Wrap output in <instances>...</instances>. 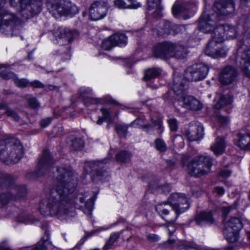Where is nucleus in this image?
<instances>
[{"label": "nucleus", "mask_w": 250, "mask_h": 250, "mask_svg": "<svg viewBox=\"0 0 250 250\" xmlns=\"http://www.w3.org/2000/svg\"><path fill=\"white\" fill-rule=\"evenodd\" d=\"M213 12L211 14L217 15L220 21L222 17L232 14L235 10L233 0H215L213 5Z\"/></svg>", "instance_id": "1a4fd4ad"}, {"label": "nucleus", "mask_w": 250, "mask_h": 250, "mask_svg": "<svg viewBox=\"0 0 250 250\" xmlns=\"http://www.w3.org/2000/svg\"><path fill=\"white\" fill-rule=\"evenodd\" d=\"M184 135L190 141H197L204 135V127L199 123L190 124L189 128L185 131Z\"/></svg>", "instance_id": "aec40b11"}, {"label": "nucleus", "mask_w": 250, "mask_h": 250, "mask_svg": "<svg viewBox=\"0 0 250 250\" xmlns=\"http://www.w3.org/2000/svg\"><path fill=\"white\" fill-rule=\"evenodd\" d=\"M128 126L125 124H117L115 129L118 135L122 138L125 137L127 133Z\"/></svg>", "instance_id": "a18cd8bd"}, {"label": "nucleus", "mask_w": 250, "mask_h": 250, "mask_svg": "<svg viewBox=\"0 0 250 250\" xmlns=\"http://www.w3.org/2000/svg\"><path fill=\"white\" fill-rule=\"evenodd\" d=\"M21 21L15 15L7 11H1V33L11 36H17L21 29Z\"/></svg>", "instance_id": "423d86ee"}, {"label": "nucleus", "mask_w": 250, "mask_h": 250, "mask_svg": "<svg viewBox=\"0 0 250 250\" xmlns=\"http://www.w3.org/2000/svg\"><path fill=\"white\" fill-rule=\"evenodd\" d=\"M1 78L5 80L12 79L15 84L21 88L28 87L30 83L27 79H20L16 74L8 69L1 70Z\"/></svg>", "instance_id": "4be33fe9"}, {"label": "nucleus", "mask_w": 250, "mask_h": 250, "mask_svg": "<svg viewBox=\"0 0 250 250\" xmlns=\"http://www.w3.org/2000/svg\"><path fill=\"white\" fill-rule=\"evenodd\" d=\"M48 227L47 223L42 225V228L45 230L44 235L42 239L33 247L31 250H47V247L50 244L49 241L50 233L47 229Z\"/></svg>", "instance_id": "a878e982"}, {"label": "nucleus", "mask_w": 250, "mask_h": 250, "mask_svg": "<svg viewBox=\"0 0 250 250\" xmlns=\"http://www.w3.org/2000/svg\"><path fill=\"white\" fill-rule=\"evenodd\" d=\"M240 66L244 74L250 78V49L243 50L240 56Z\"/></svg>", "instance_id": "393cba45"}, {"label": "nucleus", "mask_w": 250, "mask_h": 250, "mask_svg": "<svg viewBox=\"0 0 250 250\" xmlns=\"http://www.w3.org/2000/svg\"><path fill=\"white\" fill-rule=\"evenodd\" d=\"M1 110L4 111L2 113V115L6 114L7 116L11 117L16 122L19 121L20 118L17 113L8 107L6 104L1 103Z\"/></svg>", "instance_id": "c9c22d12"}, {"label": "nucleus", "mask_w": 250, "mask_h": 250, "mask_svg": "<svg viewBox=\"0 0 250 250\" xmlns=\"http://www.w3.org/2000/svg\"><path fill=\"white\" fill-rule=\"evenodd\" d=\"M180 106L191 110H200L202 108L201 102L192 96L185 95L176 102Z\"/></svg>", "instance_id": "a211bd4d"}, {"label": "nucleus", "mask_w": 250, "mask_h": 250, "mask_svg": "<svg viewBox=\"0 0 250 250\" xmlns=\"http://www.w3.org/2000/svg\"><path fill=\"white\" fill-rule=\"evenodd\" d=\"M55 162L48 150H44L39 158L37 169L34 172L27 173L26 177L29 180H33L43 176L49 172L51 166Z\"/></svg>", "instance_id": "6e6552de"}, {"label": "nucleus", "mask_w": 250, "mask_h": 250, "mask_svg": "<svg viewBox=\"0 0 250 250\" xmlns=\"http://www.w3.org/2000/svg\"><path fill=\"white\" fill-rule=\"evenodd\" d=\"M234 208H235L234 206L223 207L222 208V212H223V215L227 216L229 213L231 212V211L233 210Z\"/></svg>", "instance_id": "e2e57ef3"}, {"label": "nucleus", "mask_w": 250, "mask_h": 250, "mask_svg": "<svg viewBox=\"0 0 250 250\" xmlns=\"http://www.w3.org/2000/svg\"><path fill=\"white\" fill-rule=\"evenodd\" d=\"M130 157L131 154L126 150L121 151L116 154L117 160L124 163L129 162Z\"/></svg>", "instance_id": "37998d69"}, {"label": "nucleus", "mask_w": 250, "mask_h": 250, "mask_svg": "<svg viewBox=\"0 0 250 250\" xmlns=\"http://www.w3.org/2000/svg\"><path fill=\"white\" fill-rule=\"evenodd\" d=\"M101 111L102 112L103 118L104 119H106L109 118L110 112L108 109L102 108L101 109Z\"/></svg>", "instance_id": "69168bd1"}, {"label": "nucleus", "mask_w": 250, "mask_h": 250, "mask_svg": "<svg viewBox=\"0 0 250 250\" xmlns=\"http://www.w3.org/2000/svg\"><path fill=\"white\" fill-rule=\"evenodd\" d=\"M223 234L229 243H234L238 240L239 236L238 231H233L225 227L223 230Z\"/></svg>", "instance_id": "f704fd0d"}, {"label": "nucleus", "mask_w": 250, "mask_h": 250, "mask_svg": "<svg viewBox=\"0 0 250 250\" xmlns=\"http://www.w3.org/2000/svg\"><path fill=\"white\" fill-rule=\"evenodd\" d=\"M29 106L33 109L39 108L40 106V103L35 98H29L28 100Z\"/></svg>", "instance_id": "5fc2aeb1"}, {"label": "nucleus", "mask_w": 250, "mask_h": 250, "mask_svg": "<svg viewBox=\"0 0 250 250\" xmlns=\"http://www.w3.org/2000/svg\"><path fill=\"white\" fill-rule=\"evenodd\" d=\"M80 96L83 101V103L86 106L89 105V100L91 101V103H99L100 99L93 98L89 96L92 93V90L88 88H81L79 90Z\"/></svg>", "instance_id": "c756f323"}, {"label": "nucleus", "mask_w": 250, "mask_h": 250, "mask_svg": "<svg viewBox=\"0 0 250 250\" xmlns=\"http://www.w3.org/2000/svg\"><path fill=\"white\" fill-rule=\"evenodd\" d=\"M180 250H198L199 246L196 244L182 245L179 247Z\"/></svg>", "instance_id": "6e6d98bb"}, {"label": "nucleus", "mask_w": 250, "mask_h": 250, "mask_svg": "<svg viewBox=\"0 0 250 250\" xmlns=\"http://www.w3.org/2000/svg\"><path fill=\"white\" fill-rule=\"evenodd\" d=\"M56 170L57 184L51 190L47 200L40 204L39 211L44 216L57 215L61 219L69 218L75 215L74 206L83 208L78 203H83L87 196L85 193H80L72 201L70 196L77 185L72 172L64 167H57Z\"/></svg>", "instance_id": "f257e3e1"}, {"label": "nucleus", "mask_w": 250, "mask_h": 250, "mask_svg": "<svg viewBox=\"0 0 250 250\" xmlns=\"http://www.w3.org/2000/svg\"><path fill=\"white\" fill-rule=\"evenodd\" d=\"M213 160L209 156L199 155L190 160L187 165V171L195 177H201L210 171Z\"/></svg>", "instance_id": "20e7f679"}, {"label": "nucleus", "mask_w": 250, "mask_h": 250, "mask_svg": "<svg viewBox=\"0 0 250 250\" xmlns=\"http://www.w3.org/2000/svg\"><path fill=\"white\" fill-rule=\"evenodd\" d=\"M114 46L115 45L113 44L112 41H111V37L104 41L102 43V47L106 50H109Z\"/></svg>", "instance_id": "09e8293b"}, {"label": "nucleus", "mask_w": 250, "mask_h": 250, "mask_svg": "<svg viewBox=\"0 0 250 250\" xmlns=\"http://www.w3.org/2000/svg\"><path fill=\"white\" fill-rule=\"evenodd\" d=\"M213 34L215 38H218V41L222 42L224 41L226 37L227 39H234L237 36L236 29L229 24H222L216 26L214 29Z\"/></svg>", "instance_id": "ddd939ff"}, {"label": "nucleus", "mask_w": 250, "mask_h": 250, "mask_svg": "<svg viewBox=\"0 0 250 250\" xmlns=\"http://www.w3.org/2000/svg\"><path fill=\"white\" fill-rule=\"evenodd\" d=\"M156 209L161 215H167L169 213V210L167 208L164 207L163 203L158 204L156 207Z\"/></svg>", "instance_id": "603ef678"}, {"label": "nucleus", "mask_w": 250, "mask_h": 250, "mask_svg": "<svg viewBox=\"0 0 250 250\" xmlns=\"http://www.w3.org/2000/svg\"><path fill=\"white\" fill-rule=\"evenodd\" d=\"M146 239L150 242H155L159 240V237L156 234L150 233L147 235Z\"/></svg>", "instance_id": "bf43d9fd"}, {"label": "nucleus", "mask_w": 250, "mask_h": 250, "mask_svg": "<svg viewBox=\"0 0 250 250\" xmlns=\"http://www.w3.org/2000/svg\"><path fill=\"white\" fill-rule=\"evenodd\" d=\"M231 171L228 169L221 170L219 173V175L223 178H227L229 177Z\"/></svg>", "instance_id": "0e129e2a"}, {"label": "nucleus", "mask_w": 250, "mask_h": 250, "mask_svg": "<svg viewBox=\"0 0 250 250\" xmlns=\"http://www.w3.org/2000/svg\"><path fill=\"white\" fill-rule=\"evenodd\" d=\"M10 4L13 7L20 8L21 15L25 19L38 15L42 6L41 0H10Z\"/></svg>", "instance_id": "39448f33"}, {"label": "nucleus", "mask_w": 250, "mask_h": 250, "mask_svg": "<svg viewBox=\"0 0 250 250\" xmlns=\"http://www.w3.org/2000/svg\"><path fill=\"white\" fill-rule=\"evenodd\" d=\"M53 34L58 43L66 45L70 42L78 33L69 28L60 27L54 30Z\"/></svg>", "instance_id": "f8f14e48"}, {"label": "nucleus", "mask_w": 250, "mask_h": 250, "mask_svg": "<svg viewBox=\"0 0 250 250\" xmlns=\"http://www.w3.org/2000/svg\"><path fill=\"white\" fill-rule=\"evenodd\" d=\"M155 147L160 152H165L167 150V146L165 142L160 138H157L155 140Z\"/></svg>", "instance_id": "49530a36"}, {"label": "nucleus", "mask_w": 250, "mask_h": 250, "mask_svg": "<svg viewBox=\"0 0 250 250\" xmlns=\"http://www.w3.org/2000/svg\"><path fill=\"white\" fill-rule=\"evenodd\" d=\"M175 26L171 22L167 21H164L157 29V34L160 36H166L168 35H175Z\"/></svg>", "instance_id": "bb28decb"}, {"label": "nucleus", "mask_w": 250, "mask_h": 250, "mask_svg": "<svg viewBox=\"0 0 250 250\" xmlns=\"http://www.w3.org/2000/svg\"><path fill=\"white\" fill-rule=\"evenodd\" d=\"M46 5L49 12L56 17L66 16L77 12V9L72 3L65 0H46Z\"/></svg>", "instance_id": "0eeeda50"}, {"label": "nucleus", "mask_w": 250, "mask_h": 250, "mask_svg": "<svg viewBox=\"0 0 250 250\" xmlns=\"http://www.w3.org/2000/svg\"><path fill=\"white\" fill-rule=\"evenodd\" d=\"M173 92L175 94L176 102L187 94L188 85L187 82L181 77L175 76L172 86Z\"/></svg>", "instance_id": "f3484780"}, {"label": "nucleus", "mask_w": 250, "mask_h": 250, "mask_svg": "<svg viewBox=\"0 0 250 250\" xmlns=\"http://www.w3.org/2000/svg\"><path fill=\"white\" fill-rule=\"evenodd\" d=\"M114 4L120 9H136L141 6L140 4L137 2L135 0H115Z\"/></svg>", "instance_id": "c85d7f7f"}, {"label": "nucleus", "mask_w": 250, "mask_h": 250, "mask_svg": "<svg viewBox=\"0 0 250 250\" xmlns=\"http://www.w3.org/2000/svg\"><path fill=\"white\" fill-rule=\"evenodd\" d=\"M84 146V142L80 138H74L71 140L69 145L70 149L72 151L81 150Z\"/></svg>", "instance_id": "ea45409f"}, {"label": "nucleus", "mask_w": 250, "mask_h": 250, "mask_svg": "<svg viewBox=\"0 0 250 250\" xmlns=\"http://www.w3.org/2000/svg\"><path fill=\"white\" fill-rule=\"evenodd\" d=\"M161 73V70L158 68H152L146 70L145 73V81L150 80L159 76Z\"/></svg>", "instance_id": "4c0bfd02"}, {"label": "nucleus", "mask_w": 250, "mask_h": 250, "mask_svg": "<svg viewBox=\"0 0 250 250\" xmlns=\"http://www.w3.org/2000/svg\"><path fill=\"white\" fill-rule=\"evenodd\" d=\"M250 133H239L235 139V144L242 149L246 150Z\"/></svg>", "instance_id": "72a5a7b5"}, {"label": "nucleus", "mask_w": 250, "mask_h": 250, "mask_svg": "<svg viewBox=\"0 0 250 250\" xmlns=\"http://www.w3.org/2000/svg\"><path fill=\"white\" fill-rule=\"evenodd\" d=\"M175 243V239L170 238L167 241L164 242L163 245L165 248H169L173 246Z\"/></svg>", "instance_id": "13d9d810"}, {"label": "nucleus", "mask_w": 250, "mask_h": 250, "mask_svg": "<svg viewBox=\"0 0 250 250\" xmlns=\"http://www.w3.org/2000/svg\"><path fill=\"white\" fill-rule=\"evenodd\" d=\"M221 42L218 41V38H215L214 34L212 35L211 40L209 41L205 49L206 54L213 58L225 57L227 55L225 49L217 46L218 44Z\"/></svg>", "instance_id": "4468645a"}, {"label": "nucleus", "mask_w": 250, "mask_h": 250, "mask_svg": "<svg viewBox=\"0 0 250 250\" xmlns=\"http://www.w3.org/2000/svg\"><path fill=\"white\" fill-rule=\"evenodd\" d=\"M172 43L168 42L159 43L154 46L153 55L156 58H164L170 57V50L173 48Z\"/></svg>", "instance_id": "5701e85b"}, {"label": "nucleus", "mask_w": 250, "mask_h": 250, "mask_svg": "<svg viewBox=\"0 0 250 250\" xmlns=\"http://www.w3.org/2000/svg\"><path fill=\"white\" fill-rule=\"evenodd\" d=\"M1 205H5L10 201H21L27 195V189L24 185H17L12 176L1 173Z\"/></svg>", "instance_id": "7ed1b4c3"}, {"label": "nucleus", "mask_w": 250, "mask_h": 250, "mask_svg": "<svg viewBox=\"0 0 250 250\" xmlns=\"http://www.w3.org/2000/svg\"><path fill=\"white\" fill-rule=\"evenodd\" d=\"M159 7V9L156 10L153 13V17L157 19L160 18L162 16V14L161 11V7L160 6Z\"/></svg>", "instance_id": "338daca9"}, {"label": "nucleus", "mask_w": 250, "mask_h": 250, "mask_svg": "<svg viewBox=\"0 0 250 250\" xmlns=\"http://www.w3.org/2000/svg\"><path fill=\"white\" fill-rule=\"evenodd\" d=\"M169 128L171 131L175 132L178 129V123L175 119H170L167 121Z\"/></svg>", "instance_id": "864d4df0"}, {"label": "nucleus", "mask_w": 250, "mask_h": 250, "mask_svg": "<svg viewBox=\"0 0 250 250\" xmlns=\"http://www.w3.org/2000/svg\"><path fill=\"white\" fill-rule=\"evenodd\" d=\"M226 144L224 139L218 137L215 143L211 146V149L216 155L222 154L225 150Z\"/></svg>", "instance_id": "2f4dec72"}, {"label": "nucleus", "mask_w": 250, "mask_h": 250, "mask_svg": "<svg viewBox=\"0 0 250 250\" xmlns=\"http://www.w3.org/2000/svg\"><path fill=\"white\" fill-rule=\"evenodd\" d=\"M180 196H181V193H172L168 198V202L173 209V206L174 205H177V202L180 198Z\"/></svg>", "instance_id": "de8ad7c7"}, {"label": "nucleus", "mask_w": 250, "mask_h": 250, "mask_svg": "<svg viewBox=\"0 0 250 250\" xmlns=\"http://www.w3.org/2000/svg\"><path fill=\"white\" fill-rule=\"evenodd\" d=\"M215 117L221 125H225L229 122V119L226 117L220 115L218 112H215Z\"/></svg>", "instance_id": "8fccbe9b"}, {"label": "nucleus", "mask_w": 250, "mask_h": 250, "mask_svg": "<svg viewBox=\"0 0 250 250\" xmlns=\"http://www.w3.org/2000/svg\"><path fill=\"white\" fill-rule=\"evenodd\" d=\"M189 207V205L187 199L184 194H181V196H180V198L177 202V205L173 206V210L175 211L174 216L171 217V215H169L166 217V218L162 216V218L167 222L173 223L175 221L179 215L185 211Z\"/></svg>", "instance_id": "dca6fc26"}, {"label": "nucleus", "mask_w": 250, "mask_h": 250, "mask_svg": "<svg viewBox=\"0 0 250 250\" xmlns=\"http://www.w3.org/2000/svg\"><path fill=\"white\" fill-rule=\"evenodd\" d=\"M194 220L196 224L200 226L210 225L215 221L212 213L210 211H203L197 214L195 217Z\"/></svg>", "instance_id": "b1692460"}, {"label": "nucleus", "mask_w": 250, "mask_h": 250, "mask_svg": "<svg viewBox=\"0 0 250 250\" xmlns=\"http://www.w3.org/2000/svg\"><path fill=\"white\" fill-rule=\"evenodd\" d=\"M188 9V4L185 2H183L181 4H178L176 2L173 5L172 11L174 16H176L180 13H184Z\"/></svg>", "instance_id": "a19ab883"}, {"label": "nucleus", "mask_w": 250, "mask_h": 250, "mask_svg": "<svg viewBox=\"0 0 250 250\" xmlns=\"http://www.w3.org/2000/svg\"><path fill=\"white\" fill-rule=\"evenodd\" d=\"M107 162V159L103 160L100 161L91 162L88 163V166L92 171V179L94 182H97L101 180L103 177L108 175L105 170H101L104 168V165Z\"/></svg>", "instance_id": "6ab92c4d"}, {"label": "nucleus", "mask_w": 250, "mask_h": 250, "mask_svg": "<svg viewBox=\"0 0 250 250\" xmlns=\"http://www.w3.org/2000/svg\"><path fill=\"white\" fill-rule=\"evenodd\" d=\"M233 101V97L229 94L219 96L218 101L214 105V108L216 109H220L224 106L230 104Z\"/></svg>", "instance_id": "473e14b6"}, {"label": "nucleus", "mask_w": 250, "mask_h": 250, "mask_svg": "<svg viewBox=\"0 0 250 250\" xmlns=\"http://www.w3.org/2000/svg\"><path fill=\"white\" fill-rule=\"evenodd\" d=\"M208 71V66L204 63H199L187 68L186 78L190 81H198L203 80Z\"/></svg>", "instance_id": "9d476101"}, {"label": "nucleus", "mask_w": 250, "mask_h": 250, "mask_svg": "<svg viewBox=\"0 0 250 250\" xmlns=\"http://www.w3.org/2000/svg\"><path fill=\"white\" fill-rule=\"evenodd\" d=\"M243 223L238 217H232L225 224V227L233 231H239L243 228Z\"/></svg>", "instance_id": "7c9ffc66"}, {"label": "nucleus", "mask_w": 250, "mask_h": 250, "mask_svg": "<svg viewBox=\"0 0 250 250\" xmlns=\"http://www.w3.org/2000/svg\"><path fill=\"white\" fill-rule=\"evenodd\" d=\"M52 118L48 117L46 118H44L42 119L40 122V125L42 127H45L48 126L52 121Z\"/></svg>", "instance_id": "052dcab7"}, {"label": "nucleus", "mask_w": 250, "mask_h": 250, "mask_svg": "<svg viewBox=\"0 0 250 250\" xmlns=\"http://www.w3.org/2000/svg\"><path fill=\"white\" fill-rule=\"evenodd\" d=\"M173 48L170 50V57L176 59H182L184 58L187 53V48L184 46L172 43Z\"/></svg>", "instance_id": "cd10ccee"}, {"label": "nucleus", "mask_w": 250, "mask_h": 250, "mask_svg": "<svg viewBox=\"0 0 250 250\" xmlns=\"http://www.w3.org/2000/svg\"><path fill=\"white\" fill-rule=\"evenodd\" d=\"M110 37L115 46L125 45L126 43V37L124 34L116 33Z\"/></svg>", "instance_id": "58836bf2"}, {"label": "nucleus", "mask_w": 250, "mask_h": 250, "mask_svg": "<svg viewBox=\"0 0 250 250\" xmlns=\"http://www.w3.org/2000/svg\"><path fill=\"white\" fill-rule=\"evenodd\" d=\"M23 155V147L21 142L6 134L1 137V162L11 166L18 163Z\"/></svg>", "instance_id": "f03ea898"}, {"label": "nucleus", "mask_w": 250, "mask_h": 250, "mask_svg": "<svg viewBox=\"0 0 250 250\" xmlns=\"http://www.w3.org/2000/svg\"><path fill=\"white\" fill-rule=\"evenodd\" d=\"M107 2L104 1L94 2L90 8L89 15L93 21H97L103 18L107 11Z\"/></svg>", "instance_id": "2eb2a0df"}, {"label": "nucleus", "mask_w": 250, "mask_h": 250, "mask_svg": "<svg viewBox=\"0 0 250 250\" xmlns=\"http://www.w3.org/2000/svg\"><path fill=\"white\" fill-rule=\"evenodd\" d=\"M16 220L18 222L25 224H32L38 221L32 215H30L25 212H22L18 215L16 217Z\"/></svg>", "instance_id": "e433bc0d"}, {"label": "nucleus", "mask_w": 250, "mask_h": 250, "mask_svg": "<svg viewBox=\"0 0 250 250\" xmlns=\"http://www.w3.org/2000/svg\"><path fill=\"white\" fill-rule=\"evenodd\" d=\"M29 85L35 88H43L44 86L43 83L37 80L30 83Z\"/></svg>", "instance_id": "680f3d73"}, {"label": "nucleus", "mask_w": 250, "mask_h": 250, "mask_svg": "<svg viewBox=\"0 0 250 250\" xmlns=\"http://www.w3.org/2000/svg\"><path fill=\"white\" fill-rule=\"evenodd\" d=\"M241 7H250V0H240Z\"/></svg>", "instance_id": "774afa93"}, {"label": "nucleus", "mask_w": 250, "mask_h": 250, "mask_svg": "<svg viewBox=\"0 0 250 250\" xmlns=\"http://www.w3.org/2000/svg\"><path fill=\"white\" fill-rule=\"evenodd\" d=\"M119 237L120 233L119 232H114L112 233L110 235L108 240L103 247V250H108L111 249L114 242H115Z\"/></svg>", "instance_id": "c03bdc74"}, {"label": "nucleus", "mask_w": 250, "mask_h": 250, "mask_svg": "<svg viewBox=\"0 0 250 250\" xmlns=\"http://www.w3.org/2000/svg\"><path fill=\"white\" fill-rule=\"evenodd\" d=\"M219 21L217 15L204 13L199 19L198 28L203 33H210L212 38L213 30L216 29L215 26Z\"/></svg>", "instance_id": "9b49d317"}, {"label": "nucleus", "mask_w": 250, "mask_h": 250, "mask_svg": "<svg viewBox=\"0 0 250 250\" xmlns=\"http://www.w3.org/2000/svg\"><path fill=\"white\" fill-rule=\"evenodd\" d=\"M237 74V71L234 67L227 66L222 70L219 75V81L223 84H229L235 80Z\"/></svg>", "instance_id": "412c9836"}, {"label": "nucleus", "mask_w": 250, "mask_h": 250, "mask_svg": "<svg viewBox=\"0 0 250 250\" xmlns=\"http://www.w3.org/2000/svg\"><path fill=\"white\" fill-rule=\"evenodd\" d=\"M161 0H147V9L152 10L160 6Z\"/></svg>", "instance_id": "3c124183"}, {"label": "nucleus", "mask_w": 250, "mask_h": 250, "mask_svg": "<svg viewBox=\"0 0 250 250\" xmlns=\"http://www.w3.org/2000/svg\"><path fill=\"white\" fill-rule=\"evenodd\" d=\"M96 194L94 195L92 197L90 198L84 204V208L83 212L87 215H91V212L93 210L94 202L96 198Z\"/></svg>", "instance_id": "79ce46f5"}, {"label": "nucleus", "mask_w": 250, "mask_h": 250, "mask_svg": "<svg viewBox=\"0 0 250 250\" xmlns=\"http://www.w3.org/2000/svg\"><path fill=\"white\" fill-rule=\"evenodd\" d=\"M151 122L153 124L154 126L157 127V129L160 130L159 133L161 134L163 131V130H161L162 121L159 119H157L156 120L151 119Z\"/></svg>", "instance_id": "4d7b16f0"}]
</instances>
